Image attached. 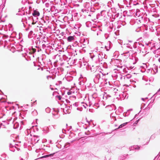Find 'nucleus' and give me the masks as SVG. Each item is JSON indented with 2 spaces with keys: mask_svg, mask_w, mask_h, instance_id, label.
<instances>
[{
  "mask_svg": "<svg viewBox=\"0 0 160 160\" xmlns=\"http://www.w3.org/2000/svg\"><path fill=\"white\" fill-rule=\"evenodd\" d=\"M132 45L133 48L136 49V50L137 51V52H142L140 49V48H141L139 46V42H134Z\"/></svg>",
  "mask_w": 160,
  "mask_h": 160,
  "instance_id": "1",
  "label": "nucleus"
},
{
  "mask_svg": "<svg viewBox=\"0 0 160 160\" xmlns=\"http://www.w3.org/2000/svg\"><path fill=\"white\" fill-rule=\"evenodd\" d=\"M99 72H101V71H99V72H96L94 73V75L95 77L94 78V81L96 83L98 82L99 79L100 78L101 76Z\"/></svg>",
  "mask_w": 160,
  "mask_h": 160,
  "instance_id": "2",
  "label": "nucleus"
},
{
  "mask_svg": "<svg viewBox=\"0 0 160 160\" xmlns=\"http://www.w3.org/2000/svg\"><path fill=\"white\" fill-rule=\"evenodd\" d=\"M139 42V47L141 48H140V49L141 50L142 52H146L147 49L146 47L145 46L144 42Z\"/></svg>",
  "mask_w": 160,
  "mask_h": 160,
  "instance_id": "3",
  "label": "nucleus"
},
{
  "mask_svg": "<svg viewBox=\"0 0 160 160\" xmlns=\"http://www.w3.org/2000/svg\"><path fill=\"white\" fill-rule=\"evenodd\" d=\"M32 140H33L36 143L38 142L40 140L39 136L37 135H33V137L32 138Z\"/></svg>",
  "mask_w": 160,
  "mask_h": 160,
  "instance_id": "4",
  "label": "nucleus"
},
{
  "mask_svg": "<svg viewBox=\"0 0 160 160\" xmlns=\"http://www.w3.org/2000/svg\"><path fill=\"white\" fill-rule=\"evenodd\" d=\"M62 59L64 61L68 62L71 59V58L69 55H68V56L65 55H63L62 56Z\"/></svg>",
  "mask_w": 160,
  "mask_h": 160,
  "instance_id": "5",
  "label": "nucleus"
},
{
  "mask_svg": "<svg viewBox=\"0 0 160 160\" xmlns=\"http://www.w3.org/2000/svg\"><path fill=\"white\" fill-rule=\"evenodd\" d=\"M98 69V67L97 66H95L93 65H92L91 67V70L92 72H93L94 73H95L96 72H99L98 70H97Z\"/></svg>",
  "mask_w": 160,
  "mask_h": 160,
  "instance_id": "6",
  "label": "nucleus"
},
{
  "mask_svg": "<svg viewBox=\"0 0 160 160\" xmlns=\"http://www.w3.org/2000/svg\"><path fill=\"white\" fill-rule=\"evenodd\" d=\"M32 14L35 18L37 19V17L39 16L40 13L38 11H37V10H34Z\"/></svg>",
  "mask_w": 160,
  "mask_h": 160,
  "instance_id": "7",
  "label": "nucleus"
},
{
  "mask_svg": "<svg viewBox=\"0 0 160 160\" xmlns=\"http://www.w3.org/2000/svg\"><path fill=\"white\" fill-rule=\"evenodd\" d=\"M39 35L41 38V39L46 38V32L43 33L42 32H39Z\"/></svg>",
  "mask_w": 160,
  "mask_h": 160,
  "instance_id": "8",
  "label": "nucleus"
},
{
  "mask_svg": "<svg viewBox=\"0 0 160 160\" xmlns=\"http://www.w3.org/2000/svg\"><path fill=\"white\" fill-rule=\"evenodd\" d=\"M74 37H75V36H69L67 38V41L68 42H72L74 40Z\"/></svg>",
  "mask_w": 160,
  "mask_h": 160,
  "instance_id": "9",
  "label": "nucleus"
},
{
  "mask_svg": "<svg viewBox=\"0 0 160 160\" xmlns=\"http://www.w3.org/2000/svg\"><path fill=\"white\" fill-rule=\"evenodd\" d=\"M140 149V147L138 146H133L131 147L130 148V150H139Z\"/></svg>",
  "mask_w": 160,
  "mask_h": 160,
  "instance_id": "10",
  "label": "nucleus"
},
{
  "mask_svg": "<svg viewBox=\"0 0 160 160\" xmlns=\"http://www.w3.org/2000/svg\"><path fill=\"white\" fill-rule=\"evenodd\" d=\"M28 53H29L28 52L26 53H25V55L24 56L23 55V57H24L25 58V59L27 61H29V60H30L31 59L30 57L28 55H29L28 54Z\"/></svg>",
  "mask_w": 160,
  "mask_h": 160,
  "instance_id": "11",
  "label": "nucleus"
},
{
  "mask_svg": "<svg viewBox=\"0 0 160 160\" xmlns=\"http://www.w3.org/2000/svg\"><path fill=\"white\" fill-rule=\"evenodd\" d=\"M128 123V122H126L124 123L123 124H121L120 125H119L118 126V128L115 129L114 130H117L118 129L123 128V127H124V126H126Z\"/></svg>",
  "mask_w": 160,
  "mask_h": 160,
  "instance_id": "12",
  "label": "nucleus"
},
{
  "mask_svg": "<svg viewBox=\"0 0 160 160\" xmlns=\"http://www.w3.org/2000/svg\"><path fill=\"white\" fill-rule=\"evenodd\" d=\"M35 34L33 33V32L32 31H31L28 33V37L29 38H31Z\"/></svg>",
  "mask_w": 160,
  "mask_h": 160,
  "instance_id": "13",
  "label": "nucleus"
},
{
  "mask_svg": "<svg viewBox=\"0 0 160 160\" xmlns=\"http://www.w3.org/2000/svg\"><path fill=\"white\" fill-rule=\"evenodd\" d=\"M124 45H125V47L129 49L130 50L132 49V47L130 44L128 43L126 44H124Z\"/></svg>",
  "mask_w": 160,
  "mask_h": 160,
  "instance_id": "14",
  "label": "nucleus"
},
{
  "mask_svg": "<svg viewBox=\"0 0 160 160\" xmlns=\"http://www.w3.org/2000/svg\"><path fill=\"white\" fill-rule=\"evenodd\" d=\"M146 72L148 73L150 72L151 73H152L153 74L156 73V72L152 68L148 69Z\"/></svg>",
  "mask_w": 160,
  "mask_h": 160,
  "instance_id": "15",
  "label": "nucleus"
},
{
  "mask_svg": "<svg viewBox=\"0 0 160 160\" xmlns=\"http://www.w3.org/2000/svg\"><path fill=\"white\" fill-rule=\"evenodd\" d=\"M82 42H83V45H84L88 44L89 43V41L87 39H83L82 40Z\"/></svg>",
  "mask_w": 160,
  "mask_h": 160,
  "instance_id": "16",
  "label": "nucleus"
},
{
  "mask_svg": "<svg viewBox=\"0 0 160 160\" xmlns=\"http://www.w3.org/2000/svg\"><path fill=\"white\" fill-rule=\"evenodd\" d=\"M63 112L65 114H69L71 112V110L69 109H63Z\"/></svg>",
  "mask_w": 160,
  "mask_h": 160,
  "instance_id": "17",
  "label": "nucleus"
},
{
  "mask_svg": "<svg viewBox=\"0 0 160 160\" xmlns=\"http://www.w3.org/2000/svg\"><path fill=\"white\" fill-rule=\"evenodd\" d=\"M39 30L40 32H42L43 33L46 32V29H44L42 27H40L39 28Z\"/></svg>",
  "mask_w": 160,
  "mask_h": 160,
  "instance_id": "18",
  "label": "nucleus"
},
{
  "mask_svg": "<svg viewBox=\"0 0 160 160\" xmlns=\"http://www.w3.org/2000/svg\"><path fill=\"white\" fill-rule=\"evenodd\" d=\"M35 42L36 45L35 47L36 48H39V46H40V45L41 43V41H38V40H36L35 41Z\"/></svg>",
  "mask_w": 160,
  "mask_h": 160,
  "instance_id": "19",
  "label": "nucleus"
},
{
  "mask_svg": "<svg viewBox=\"0 0 160 160\" xmlns=\"http://www.w3.org/2000/svg\"><path fill=\"white\" fill-rule=\"evenodd\" d=\"M55 153H52L51 154L47 155H44L42 157V158H47L48 157H51L53 156V155Z\"/></svg>",
  "mask_w": 160,
  "mask_h": 160,
  "instance_id": "20",
  "label": "nucleus"
},
{
  "mask_svg": "<svg viewBox=\"0 0 160 160\" xmlns=\"http://www.w3.org/2000/svg\"><path fill=\"white\" fill-rule=\"evenodd\" d=\"M43 131L44 132V133H48L49 132V128L48 127H45L43 128Z\"/></svg>",
  "mask_w": 160,
  "mask_h": 160,
  "instance_id": "21",
  "label": "nucleus"
},
{
  "mask_svg": "<svg viewBox=\"0 0 160 160\" xmlns=\"http://www.w3.org/2000/svg\"><path fill=\"white\" fill-rule=\"evenodd\" d=\"M101 58L102 59V58L106 59L107 58V56L105 54L103 53L102 52H101Z\"/></svg>",
  "mask_w": 160,
  "mask_h": 160,
  "instance_id": "22",
  "label": "nucleus"
},
{
  "mask_svg": "<svg viewBox=\"0 0 160 160\" xmlns=\"http://www.w3.org/2000/svg\"><path fill=\"white\" fill-rule=\"evenodd\" d=\"M37 51V49L35 48H32V51L29 52L28 54L32 55V53L35 52Z\"/></svg>",
  "mask_w": 160,
  "mask_h": 160,
  "instance_id": "23",
  "label": "nucleus"
},
{
  "mask_svg": "<svg viewBox=\"0 0 160 160\" xmlns=\"http://www.w3.org/2000/svg\"><path fill=\"white\" fill-rule=\"evenodd\" d=\"M111 96L107 94V93H105L103 95V98L104 99L105 98L107 99L108 98L110 97Z\"/></svg>",
  "mask_w": 160,
  "mask_h": 160,
  "instance_id": "24",
  "label": "nucleus"
},
{
  "mask_svg": "<svg viewBox=\"0 0 160 160\" xmlns=\"http://www.w3.org/2000/svg\"><path fill=\"white\" fill-rule=\"evenodd\" d=\"M10 46L11 47V51H12L13 52H15L16 49L14 47L12 46L13 44H10Z\"/></svg>",
  "mask_w": 160,
  "mask_h": 160,
  "instance_id": "25",
  "label": "nucleus"
},
{
  "mask_svg": "<svg viewBox=\"0 0 160 160\" xmlns=\"http://www.w3.org/2000/svg\"><path fill=\"white\" fill-rule=\"evenodd\" d=\"M101 52H100L98 54V61H99V62H100V61H102V59L101 58Z\"/></svg>",
  "mask_w": 160,
  "mask_h": 160,
  "instance_id": "26",
  "label": "nucleus"
},
{
  "mask_svg": "<svg viewBox=\"0 0 160 160\" xmlns=\"http://www.w3.org/2000/svg\"><path fill=\"white\" fill-rule=\"evenodd\" d=\"M125 157L124 155H122L120 156L118 160H124Z\"/></svg>",
  "mask_w": 160,
  "mask_h": 160,
  "instance_id": "27",
  "label": "nucleus"
},
{
  "mask_svg": "<svg viewBox=\"0 0 160 160\" xmlns=\"http://www.w3.org/2000/svg\"><path fill=\"white\" fill-rule=\"evenodd\" d=\"M108 42L109 43V46H105V48L107 51H109L110 49L111 48L110 44L111 42L110 41H109Z\"/></svg>",
  "mask_w": 160,
  "mask_h": 160,
  "instance_id": "28",
  "label": "nucleus"
},
{
  "mask_svg": "<svg viewBox=\"0 0 160 160\" xmlns=\"http://www.w3.org/2000/svg\"><path fill=\"white\" fill-rule=\"evenodd\" d=\"M129 114L130 113L129 112V110H128L127 112H125L123 113V115L125 117H126L128 116Z\"/></svg>",
  "mask_w": 160,
  "mask_h": 160,
  "instance_id": "29",
  "label": "nucleus"
},
{
  "mask_svg": "<svg viewBox=\"0 0 160 160\" xmlns=\"http://www.w3.org/2000/svg\"><path fill=\"white\" fill-rule=\"evenodd\" d=\"M129 114L130 113L129 112V110H128L127 112H125L123 113V115L125 117H126L128 116Z\"/></svg>",
  "mask_w": 160,
  "mask_h": 160,
  "instance_id": "30",
  "label": "nucleus"
},
{
  "mask_svg": "<svg viewBox=\"0 0 160 160\" xmlns=\"http://www.w3.org/2000/svg\"><path fill=\"white\" fill-rule=\"evenodd\" d=\"M129 114L130 113L129 112V110H128L127 112H125L123 113V115L125 117H126L128 116Z\"/></svg>",
  "mask_w": 160,
  "mask_h": 160,
  "instance_id": "31",
  "label": "nucleus"
},
{
  "mask_svg": "<svg viewBox=\"0 0 160 160\" xmlns=\"http://www.w3.org/2000/svg\"><path fill=\"white\" fill-rule=\"evenodd\" d=\"M90 58L92 59L93 58L96 56V55H95L93 53H90Z\"/></svg>",
  "mask_w": 160,
  "mask_h": 160,
  "instance_id": "32",
  "label": "nucleus"
},
{
  "mask_svg": "<svg viewBox=\"0 0 160 160\" xmlns=\"http://www.w3.org/2000/svg\"><path fill=\"white\" fill-rule=\"evenodd\" d=\"M18 123H16L14 125L13 128L14 129H16L18 128Z\"/></svg>",
  "mask_w": 160,
  "mask_h": 160,
  "instance_id": "33",
  "label": "nucleus"
},
{
  "mask_svg": "<svg viewBox=\"0 0 160 160\" xmlns=\"http://www.w3.org/2000/svg\"><path fill=\"white\" fill-rule=\"evenodd\" d=\"M51 109L49 108H47L45 109V111L46 112L48 113H49L50 112Z\"/></svg>",
  "mask_w": 160,
  "mask_h": 160,
  "instance_id": "34",
  "label": "nucleus"
},
{
  "mask_svg": "<svg viewBox=\"0 0 160 160\" xmlns=\"http://www.w3.org/2000/svg\"><path fill=\"white\" fill-rule=\"evenodd\" d=\"M160 156V152H159V154H158V155L154 158L153 160H157Z\"/></svg>",
  "mask_w": 160,
  "mask_h": 160,
  "instance_id": "35",
  "label": "nucleus"
},
{
  "mask_svg": "<svg viewBox=\"0 0 160 160\" xmlns=\"http://www.w3.org/2000/svg\"><path fill=\"white\" fill-rule=\"evenodd\" d=\"M160 156V152H159V154H158V155L154 158L153 160H157Z\"/></svg>",
  "mask_w": 160,
  "mask_h": 160,
  "instance_id": "36",
  "label": "nucleus"
},
{
  "mask_svg": "<svg viewBox=\"0 0 160 160\" xmlns=\"http://www.w3.org/2000/svg\"><path fill=\"white\" fill-rule=\"evenodd\" d=\"M42 40V43H43V42H46L48 41V38H46Z\"/></svg>",
  "mask_w": 160,
  "mask_h": 160,
  "instance_id": "37",
  "label": "nucleus"
},
{
  "mask_svg": "<svg viewBox=\"0 0 160 160\" xmlns=\"http://www.w3.org/2000/svg\"><path fill=\"white\" fill-rule=\"evenodd\" d=\"M113 113H111L110 114L111 117V118L112 117V119H114V120L116 121V117H114V116H113Z\"/></svg>",
  "mask_w": 160,
  "mask_h": 160,
  "instance_id": "38",
  "label": "nucleus"
},
{
  "mask_svg": "<svg viewBox=\"0 0 160 160\" xmlns=\"http://www.w3.org/2000/svg\"><path fill=\"white\" fill-rule=\"evenodd\" d=\"M42 22H43L44 23H46V24H47L49 22L48 21V20H43L42 21Z\"/></svg>",
  "mask_w": 160,
  "mask_h": 160,
  "instance_id": "39",
  "label": "nucleus"
},
{
  "mask_svg": "<svg viewBox=\"0 0 160 160\" xmlns=\"http://www.w3.org/2000/svg\"><path fill=\"white\" fill-rule=\"evenodd\" d=\"M56 97L59 100H61L62 97L60 95H57Z\"/></svg>",
  "mask_w": 160,
  "mask_h": 160,
  "instance_id": "40",
  "label": "nucleus"
},
{
  "mask_svg": "<svg viewBox=\"0 0 160 160\" xmlns=\"http://www.w3.org/2000/svg\"><path fill=\"white\" fill-rule=\"evenodd\" d=\"M70 143L69 142H67L64 145V147H66V148H67L68 146L70 145Z\"/></svg>",
  "mask_w": 160,
  "mask_h": 160,
  "instance_id": "41",
  "label": "nucleus"
},
{
  "mask_svg": "<svg viewBox=\"0 0 160 160\" xmlns=\"http://www.w3.org/2000/svg\"><path fill=\"white\" fill-rule=\"evenodd\" d=\"M151 102H150V103L148 104V107H147V109H149L150 108H151L152 107V105H151L150 106V103Z\"/></svg>",
  "mask_w": 160,
  "mask_h": 160,
  "instance_id": "42",
  "label": "nucleus"
},
{
  "mask_svg": "<svg viewBox=\"0 0 160 160\" xmlns=\"http://www.w3.org/2000/svg\"><path fill=\"white\" fill-rule=\"evenodd\" d=\"M62 82L61 81H58L56 83V85L58 86V85H60V84H62Z\"/></svg>",
  "mask_w": 160,
  "mask_h": 160,
  "instance_id": "43",
  "label": "nucleus"
},
{
  "mask_svg": "<svg viewBox=\"0 0 160 160\" xmlns=\"http://www.w3.org/2000/svg\"><path fill=\"white\" fill-rule=\"evenodd\" d=\"M54 112L57 113V114L59 112V110L58 109L53 108Z\"/></svg>",
  "mask_w": 160,
  "mask_h": 160,
  "instance_id": "44",
  "label": "nucleus"
},
{
  "mask_svg": "<svg viewBox=\"0 0 160 160\" xmlns=\"http://www.w3.org/2000/svg\"><path fill=\"white\" fill-rule=\"evenodd\" d=\"M104 36L106 39H107L109 36V35L108 33H105Z\"/></svg>",
  "mask_w": 160,
  "mask_h": 160,
  "instance_id": "45",
  "label": "nucleus"
},
{
  "mask_svg": "<svg viewBox=\"0 0 160 160\" xmlns=\"http://www.w3.org/2000/svg\"><path fill=\"white\" fill-rule=\"evenodd\" d=\"M116 14H115V17H117V18L119 17V16L120 14L119 12H116Z\"/></svg>",
  "mask_w": 160,
  "mask_h": 160,
  "instance_id": "46",
  "label": "nucleus"
},
{
  "mask_svg": "<svg viewBox=\"0 0 160 160\" xmlns=\"http://www.w3.org/2000/svg\"><path fill=\"white\" fill-rule=\"evenodd\" d=\"M24 116V115H22L21 113H20L19 115V118H21L22 119H23Z\"/></svg>",
  "mask_w": 160,
  "mask_h": 160,
  "instance_id": "47",
  "label": "nucleus"
},
{
  "mask_svg": "<svg viewBox=\"0 0 160 160\" xmlns=\"http://www.w3.org/2000/svg\"><path fill=\"white\" fill-rule=\"evenodd\" d=\"M140 119H141V118H140L138 119V120H136V122L134 123V124H137L138 123L139 121H140Z\"/></svg>",
  "mask_w": 160,
  "mask_h": 160,
  "instance_id": "48",
  "label": "nucleus"
},
{
  "mask_svg": "<svg viewBox=\"0 0 160 160\" xmlns=\"http://www.w3.org/2000/svg\"><path fill=\"white\" fill-rule=\"evenodd\" d=\"M46 47V45L45 44H43L42 45V48L43 49H45Z\"/></svg>",
  "mask_w": 160,
  "mask_h": 160,
  "instance_id": "49",
  "label": "nucleus"
},
{
  "mask_svg": "<svg viewBox=\"0 0 160 160\" xmlns=\"http://www.w3.org/2000/svg\"><path fill=\"white\" fill-rule=\"evenodd\" d=\"M151 42H149L148 43H145V46H149V44H151Z\"/></svg>",
  "mask_w": 160,
  "mask_h": 160,
  "instance_id": "50",
  "label": "nucleus"
},
{
  "mask_svg": "<svg viewBox=\"0 0 160 160\" xmlns=\"http://www.w3.org/2000/svg\"><path fill=\"white\" fill-rule=\"evenodd\" d=\"M102 31V30L101 29H99V31L97 32V35H98L99 34H100V33Z\"/></svg>",
  "mask_w": 160,
  "mask_h": 160,
  "instance_id": "51",
  "label": "nucleus"
},
{
  "mask_svg": "<svg viewBox=\"0 0 160 160\" xmlns=\"http://www.w3.org/2000/svg\"><path fill=\"white\" fill-rule=\"evenodd\" d=\"M40 39H41V38L40 37V36H39V35L38 36V37L37 38V40H38V41H40Z\"/></svg>",
  "mask_w": 160,
  "mask_h": 160,
  "instance_id": "52",
  "label": "nucleus"
},
{
  "mask_svg": "<svg viewBox=\"0 0 160 160\" xmlns=\"http://www.w3.org/2000/svg\"><path fill=\"white\" fill-rule=\"evenodd\" d=\"M73 105L74 106H75V107H77L78 106V102H76L74 104H73Z\"/></svg>",
  "mask_w": 160,
  "mask_h": 160,
  "instance_id": "53",
  "label": "nucleus"
},
{
  "mask_svg": "<svg viewBox=\"0 0 160 160\" xmlns=\"http://www.w3.org/2000/svg\"><path fill=\"white\" fill-rule=\"evenodd\" d=\"M49 4L48 3H46L45 4V6L46 7L48 8L49 7Z\"/></svg>",
  "mask_w": 160,
  "mask_h": 160,
  "instance_id": "54",
  "label": "nucleus"
},
{
  "mask_svg": "<svg viewBox=\"0 0 160 160\" xmlns=\"http://www.w3.org/2000/svg\"><path fill=\"white\" fill-rule=\"evenodd\" d=\"M126 77L127 78H129L131 77V75L130 74H128L126 75Z\"/></svg>",
  "mask_w": 160,
  "mask_h": 160,
  "instance_id": "55",
  "label": "nucleus"
},
{
  "mask_svg": "<svg viewBox=\"0 0 160 160\" xmlns=\"http://www.w3.org/2000/svg\"><path fill=\"white\" fill-rule=\"evenodd\" d=\"M38 49H37V51H38V52H39L41 51V49L40 48V47L37 48Z\"/></svg>",
  "mask_w": 160,
  "mask_h": 160,
  "instance_id": "56",
  "label": "nucleus"
},
{
  "mask_svg": "<svg viewBox=\"0 0 160 160\" xmlns=\"http://www.w3.org/2000/svg\"><path fill=\"white\" fill-rule=\"evenodd\" d=\"M117 17H115V15H114L113 14H112V18L113 19H115L116 18H117Z\"/></svg>",
  "mask_w": 160,
  "mask_h": 160,
  "instance_id": "57",
  "label": "nucleus"
},
{
  "mask_svg": "<svg viewBox=\"0 0 160 160\" xmlns=\"http://www.w3.org/2000/svg\"><path fill=\"white\" fill-rule=\"evenodd\" d=\"M14 147V146L13 145H12V144L10 143L9 144V147H10V148H12L13 147Z\"/></svg>",
  "mask_w": 160,
  "mask_h": 160,
  "instance_id": "58",
  "label": "nucleus"
},
{
  "mask_svg": "<svg viewBox=\"0 0 160 160\" xmlns=\"http://www.w3.org/2000/svg\"><path fill=\"white\" fill-rule=\"evenodd\" d=\"M72 94V92H71V91H68V92H67V94L68 95H70L71 94Z\"/></svg>",
  "mask_w": 160,
  "mask_h": 160,
  "instance_id": "59",
  "label": "nucleus"
},
{
  "mask_svg": "<svg viewBox=\"0 0 160 160\" xmlns=\"http://www.w3.org/2000/svg\"><path fill=\"white\" fill-rule=\"evenodd\" d=\"M160 91V88L158 90L157 92L153 95V96H155V97H156V95Z\"/></svg>",
  "mask_w": 160,
  "mask_h": 160,
  "instance_id": "60",
  "label": "nucleus"
},
{
  "mask_svg": "<svg viewBox=\"0 0 160 160\" xmlns=\"http://www.w3.org/2000/svg\"><path fill=\"white\" fill-rule=\"evenodd\" d=\"M66 101L67 103H70V101L69 100H68V99H66Z\"/></svg>",
  "mask_w": 160,
  "mask_h": 160,
  "instance_id": "61",
  "label": "nucleus"
},
{
  "mask_svg": "<svg viewBox=\"0 0 160 160\" xmlns=\"http://www.w3.org/2000/svg\"><path fill=\"white\" fill-rule=\"evenodd\" d=\"M52 115H53V118H54V117L55 116H57V113L56 114H55L53 112H52Z\"/></svg>",
  "mask_w": 160,
  "mask_h": 160,
  "instance_id": "62",
  "label": "nucleus"
},
{
  "mask_svg": "<svg viewBox=\"0 0 160 160\" xmlns=\"http://www.w3.org/2000/svg\"><path fill=\"white\" fill-rule=\"evenodd\" d=\"M34 113H35V114L37 115V111H33L32 112V113L33 114Z\"/></svg>",
  "mask_w": 160,
  "mask_h": 160,
  "instance_id": "63",
  "label": "nucleus"
},
{
  "mask_svg": "<svg viewBox=\"0 0 160 160\" xmlns=\"http://www.w3.org/2000/svg\"><path fill=\"white\" fill-rule=\"evenodd\" d=\"M59 118V116L57 114V116H55L54 117V118L55 119H57V118Z\"/></svg>",
  "mask_w": 160,
  "mask_h": 160,
  "instance_id": "64",
  "label": "nucleus"
}]
</instances>
